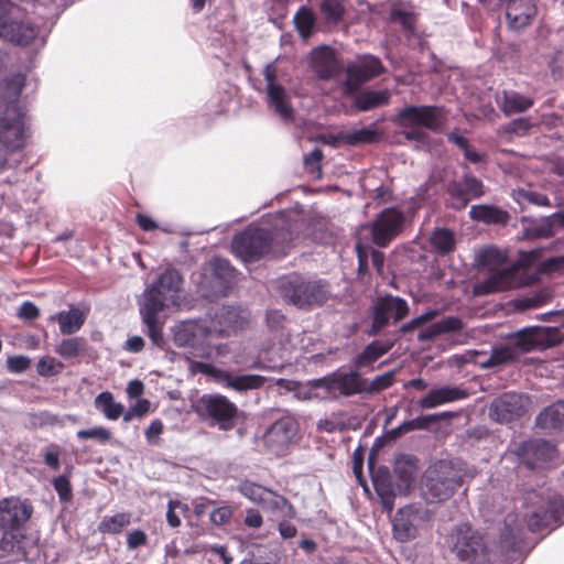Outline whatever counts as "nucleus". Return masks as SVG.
I'll return each mask as SVG.
<instances>
[{
  "instance_id": "1",
  "label": "nucleus",
  "mask_w": 564,
  "mask_h": 564,
  "mask_svg": "<svg viewBox=\"0 0 564 564\" xmlns=\"http://www.w3.org/2000/svg\"><path fill=\"white\" fill-rule=\"evenodd\" d=\"M561 340L562 335L556 327L525 328L513 335L509 345L494 349L490 355L480 354L476 362L482 368L499 366L518 358L522 352L543 350Z\"/></svg>"
},
{
  "instance_id": "2",
  "label": "nucleus",
  "mask_w": 564,
  "mask_h": 564,
  "mask_svg": "<svg viewBox=\"0 0 564 564\" xmlns=\"http://www.w3.org/2000/svg\"><path fill=\"white\" fill-rule=\"evenodd\" d=\"M28 138L22 109L19 106H7L0 112V174L19 166Z\"/></svg>"
},
{
  "instance_id": "3",
  "label": "nucleus",
  "mask_w": 564,
  "mask_h": 564,
  "mask_svg": "<svg viewBox=\"0 0 564 564\" xmlns=\"http://www.w3.org/2000/svg\"><path fill=\"white\" fill-rule=\"evenodd\" d=\"M286 213L281 212L274 217L272 228L249 227L232 239V252L243 262H251L269 251L273 241L285 242Z\"/></svg>"
},
{
  "instance_id": "4",
  "label": "nucleus",
  "mask_w": 564,
  "mask_h": 564,
  "mask_svg": "<svg viewBox=\"0 0 564 564\" xmlns=\"http://www.w3.org/2000/svg\"><path fill=\"white\" fill-rule=\"evenodd\" d=\"M463 480V470L457 463L440 460L425 471L422 495L427 502H442L449 499Z\"/></svg>"
},
{
  "instance_id": "5",
  "label": "nucleus",
  "mask_w": 564,
  "mask_h": 564,
  "mask_svg": "<svg viewBox=\"0 0 564 564\" xmlns=\"http://www.w3.org/2000/svg\"><path fill=\"white\" fill-rule=\"evenodd\" d=\"M446 543L451 551L467 564H484L490 560V550L484 543L482 535L468 523L453 528Z\"/></svg>"
},
{
  "instance_id": "6",
  "label": "nucleus",
  "mask_w": 564,
  "mask_h": 564,
  "mask_svg": "<svg viewBox=\"0 0 564 564\" xmlns=\"http://www.w3.org/2000/svg\"><path fill=\"white\" fill-rule=\"evenodd\" d=\"M524 503L528 511L523 517L528 518L527 525L532 532L551 525L564 509L563 498L550 490L528 492L524 497Z\"/></svg>"
},
{
  "instance_id": "7",
  "label": "nucleus",
  "mask_w": 564,
  "mask_h": 564,
  "mask_svg": "<svg viewBox=\"0 0 564 564\" xmlns=\"http://www.w3.org/2000/svg\"><path fill=\"white\" fill-rule=\"evenodd\" d=\"M445 117L442 109L431 106H406L397 117V122L404 129L408 140L423 141L425 133L421 128L438 130Z\"/></svg>"
},
{
  "instance_id": "8",
  "label": "nucleus",
  "mask_w": 564,
  "mask_h": 564,
  "mask_svg": "<svg viewBox=\"0 0 564 564\" xmlns=\"http://www.w3.org/2000/svg\"><path fill=\"white\" fill-rule=\"evenodd\" d=\"M183 278L175 269H166L160 274L158 280L148 286L139 305L155 304L156 310L163 311L165 307L180 305Z\"/></svg>"
},
{
  "instance_id": "9",
  "label": "nucleus",
  "mask_w": 564,
  "mask_h": 564,
  "mask_svg": "<svg viewBox=\"0 0 564 564\" xmlns=\"http://www.w3.org/2000/svg\"><path fill=\"white\" fill-rule=\"evenodd\" d=\"M197 414L217 425L221 431H229L235 426L238 412L237 405L227 397L219 393L204 394L196 403Z\"/></svg>"
},
{
  "instance_id": "10",
  "label": "nucleus",
  "mask_w": 564,
  "mask_h": 564,
  "mask_svg": "<svg viewBox=\"0 0 564 564\" xmlns=\"http://www.w3.org/2000/svg\"><path fill=\"white\" fill-rule=\"evenodd\" d=\"M174 341L180 347H189L192 354L199 358H212L213 332L197 321H185L174 327Z\"/></svg>"
},
{
  "instance_id": "11",
  "label": "nucleus",
  "mask_w": 564,
  "mask_h": 564,
  "mask_svg": "<svg viewBox=\"0 0 564 564\" xmlns=\"http://www.w3.org/2000/svg\"><path fill=\"white\" fill-rule=\"evenodd\" d=\"M430 510L421 506H406L399 509L392 522L393 536L399 542H408L415 539L421 530H424L431 521Z\"/></svg>"
},
{
  "instance_id": "12",
  "label": "nucleus",
  "mask_w": 564,
  "mask_h": 564,
  "mask_svg": "<svg viewBox=\"0 0 564 564\" xmlns=\"http://www.w3.org/2000/svg\"><path fill=\"white\" fill-rule=\"evenodd\" d=\"M19 9L8 0H0V37L19 44L28 45L36 36L31 23L18 20Z\"/></svg>"
},
{
  "instance_id": "13",
  "label": "nucleus",
  "mask_w": 564,
  "mask_h": 564,
  "mask_svg": "<svg viewBox=\"0 0 564 564\" xmlns=\"http://www.w3.org/2000/svg\"><path fill=\"white\" fill-rule=\"evenodd\" d=\"M265 80L267 102L283 121L293 119L291 97L281 82V74L275 64H268L263 69Z\"/></svg>"
},
{
  "instance_id": "14",
  "label": "nucleus",
  "mask_w": 564,
  "mask_h": 564,
  "mask_svg": "<svg viewBox=\"0 0 564 564\" xmlns=\"http://www.w3.org/2000/svg\"><path fill=\"white\" fill-rule=\"evenodd\" d=\"M238 491L264 510L279 511L282 517L295 518V509L285 497L259 484L246 480L238 486Z\"/></svg>"
},
{
  "instance_id": "15",
  "label": "nucleus",
  "mask_w": 564,
  "mask_h": 564,
  "mask_svg": "<svg viewBox=\"0 0 564 564\" xmlns=\"http://www.w3.org/2000/svg\"><path fill=\"white\" fill-rule=\"evenodd\" d=\"M405 221L404 214L398 208H386L377 218L362 230H371L372 241L379 247H386L393 240L403 229Z\"/></svg>"
},
{
  "instance_id": "16",
  "label": "nucleus",
  "mask_w": 564,
  "mask_h": 564,
  "mask_svg": "<svg viewBox=\"0 0 564 564\" xmlns=\"http://www.w3.org/2000/svg\"><path fill=\"white\" fill-rule=\"evenodd\" d=\"M196 369L216 382L224 384L227 388L234 389L238 392L258 389L263 386L264 378L258 375H234L230 371L219 369L207 362H197Z\"/></svg>"
},
{
  "instance_id": "17",
  "label": "nucleus",
  "mask_w": 564,
  "mask_h": 564,
  "mask_svg": "<svg viewBox=\"0 0 564 564\" xmlns=\"http://www.w3.org/2000/svg\"><path fill=\"white\" fill-rule=\"evenodd\" d=\"M292 290L286 296L300 308H311L323 304L329 295L327 285L322 281L294 279Z\"/></svg>"
},
{
  "instance_id": "18",
  "label": "nucleus",
  "mask_w": 564,
  "mask_h": 564,
  "mask_svg": "<svg viewBox=\"0 0 564 564\" xmlns=\"http://www.w3.org/2000/svg\"><path fill=\"white\" fill-rule=\"evenodd\" d=\"M383 70L381 61L373 55L358 56L346 68L345 91L352 93L360 85L380 75Z\"/></svg>"
},
{
  "instance_id": "19",
  "label": "nucleus",
  "mask_w": 564,
  "mask_h": 564,
  "mask_svg": "<svg viewBox=\"0 0 564 564\" xmlns=\"http://www.w3.org/2000/svg\"><path fill=\"white\" fill-rule=\"evenodd\" d=\"M409 314L408 303L399 296H384L378 300L372 308L370 335H377L393 318L395 322Z\"/></svg>"
},
{
  "instance_id": "20",
  "label": "nucleus",
  "mask_w": 564,
  "mask_h": 564,
  "mask_svg": "<svg viewBox=\"0 0 564 564\" xmlns=\"http://www.w3.org/2000/svg\"><path fill=\"white\" fill-rule=\"evenodd\" d=\"M297 431V421L292 415H283L267 429L263 442L269 449L280 454L293 442Z\"/></svg>"
},
{
  "instance_id": "21",
  "label": "nucleus",
  "mask_w": 564,
  "mask_h": 564,
  "mask_svg": "<svg viewBox=\"0 0 564 564\" xmlns=\"http://www.w3.org/2000/svg\"><path fill=\"white\" fill-rule=\"evenodd\" d=\"M529 403L528 397L508 392L491 402L489 416L499 423H507L521 416L527 411Z\"/></svg>"
},
{
  "instance_id": "22",
  "label": "nucleus",
  "mask_w": 564,
  "mask_h": 564,
  "mask_svg": "<svg viewBox=\"0 0 564 564\" xmlns=\"http://www.w3.org/2000/svg\"><path fill=\"white\" fill-rule=\"evenodd\" d=\"M327 399H336L339 395H352L361 393L367 389V381L357 372L348 373L334 372L323 377Z\"/></svg>"
},
{
  "instance_id": "23",
  "label": "nucleus",
  "mask_w": 564,
  "mask_h": 564,
  "mask_svg": "<svg viewBox=\"0 0 564 564\" xmlns=\"http://www.w3.org/2000/svg\"><path fill=\"white\" fill-rule=\"evenodd\" d=\"M33 513L32 506L17 497L0 500V527L4 530H15L23 527Z\"/></svg>"
},
{
  "instance_id": "24",
  "label": "nucleus",
  "mask_w": 564,
  "mask_h": 564,
  "mask_svg": "<svg viewBox=\"0 0 564 564\" xmlns=\"http://www.w3.org/2000/svg\"><path fill=\"white\" fill-rule=\"evenodd\" d=\"M510 29L521 30L531 24L538 9L533 0H501Z\"/></svg>"
},
{
  "instance_id": "25",
  "label": "nucleus",
  "mask_w": 564,
  "mask_h": 564,
  "mask_svg": "<svg viewBox=\"0 0 564 564\" xmlns=\"http://www.w3.org/2000/svg\"><path fill=\"white\" fill-rule=\"evenodd\" d=\"M556 456L555 447L547 441L533 440L522 446L521 459L531 469L552 463Z\"/></svg>"
},
{
  "instance_id": "26",
  "label": "nucleus",
  "mask_w": 564,
  "mask_h": 564,
  "mask_svg": "<svg viewBox=\"0 0 564 564\" xmlns=\"http://www.w3.org/2000/svg\"><path fill=\"white\" fill-rule=\"evenodd\" d=\"M448 193L453 198L455 208H464L471 198H478L485 194L484 184L478 178L466 174L462 181L448 185Z\"/></svg>"
},
{
  "instance_id": "27",
  "label": "nucleus",
  "mask_w": 564,
  "mask_h": 564,
  "mask_svg": "<svg viewBox=\"0 0 564 564\" xmlns=\"http://www.w3.org/2000/svg\"><path fill=\"white\" fill-rule=\"evenodd\" d=\"M312 67L322 79L335 78L340 73V64L336 58L334 50L328 46H321L311 53Z\"/></svg>"
},
{
  "instance_id": "28",
  "label": "nucleus",
  "mask_w": 564,
  "mask_h": 564,
  "mask_svg": "<svg viewBox=\"0 0 564 564\" xmlns=\"http://www.w3.org/2000/svg\"><path fill=\"white\" fill-rule=\"evenodd\" d=\"M323 378L310 380L305 383L291 381L286 379H279L278 386L294 392L296 399L301 401L322 400L327 399L325 386L322 383Z\"/></svg>"
},
{
  "instance_id": "29",
  "label": "nucleus",
  "mask_w": 564,
  "mask_h": 564,
  "mask_svg": "<svg viewBox=\"0 0 564 564\" xmlns=\"http://www.w3.org/2000/svg\"><path fill=\"white\" fill-rule=\"evenodd\" d=\"M467 395V392L459 387L443 386L430 390L425 397L420 399L419 405L422 409H434L446 403L466 399Z\"/></svg>"
},
{
  "instance_id": "30",
  "label": "nucleus",
  "mask_w": 564,
  "mask_h": 564,
  "mask_svg": "<svg viewBox=\"0 0 564 564\" xmlns=\"http://www.w3.org/2000/svg\"><path fill=\"white\" fill-rule=\"evenodd\" d=\"M496 102L506 116L524 112L534 105L531 97L514 90H503L496 95Z\"/></svg>"
},
{
  "instance_id": "31",
  "label": "nucleus",
  "mask_w": 564,
  "mask_h": 564,
  "mask_svg": "<svg viewBox=\"0 0 564 564\" xmlns=\"http://www.w3.org/2000/svg\"><path fill=\"white\" fill-rule=\"evenodd\" d=\"M524 523L519 516L510 512L503 520V529L500 534L499 547L500 552L509 553L519 543Z\"/></svg>"
},
{
  "instance_id": "32",
  "label": "nucleus",
  "mask_w": 564,
  "mask_h": 564,
  "mask_svg": "<svg viewBox=\"0 0 564 564\" xmlns=\"http://www.w3.org/2000/svg\"><path fill=\"white\" fill-rule=\"evenodd\" d=\"M50 321L57 322L64 335L77 333L86 321V313L78 307L70 306L68 311H61L50 316Z\"/></svg>"
},
{
  "instance_id": "33",
  "label": "nucleus",
  "mask_w": 564,
  "mask_h": 564,
  "mask_svg": "<svg viewBox=\"0 0 564 564\" xmlns=\"http://www.w3.org/2000/svg\"><path fill=\"white\" fill-rule=\"evenodd\" d=\"M217 322L219 327L215 326L212 329L213 335L217 333L219 336H228L230 333L241 329L245 324H247V317L241 311L230 307L225 308L220 314H217Z\"/></svg>"
},
{
  "instance_id": "34",
  "label": "nucleus",
  "mask_w": 564,
  "mask_h": 564,
  "mask_svg": "<svg viewBox=\"0 0 564 564\" xmlns=\"http://www.w3.org/2000/svg\"><path fill=\"white\" fill-rule=\"evenodd\" d=\"M516 285L514 271L511 269L500 270L492 273L486 281L477 286L479 293H492L505 291Z\"/></svg>"
},
{
  "instance_id": "35",
  "label": "nucleus",
  "mask_w": 564,
  "mask_h": 564,
  "mask_svg": "<svg viewBox=\"0 0 564 564\" xmlns=\"http://www.w3.org/2000/svg\"><path fill=\"white\" fill-rule=\"evenodd\" d=\"M463 328V322L455 316L445 317L438 322L433 323L427 328L423 329L417 338L420 341L431 340L442 334L458 332Z\"/></svg>"
},
{
  "instance_id": "36",
  "label": "nucleus",
  "mask_w": 564,
  "mask_h": 564,
  "mask_svg": "<svg viewBox=\"0 0 564 564\" xmlns=\"http://www.w3.org/2000/svg\"><path fill=\"white\" fill-rule=\"evenodd\" d=\"M471 219L485 224H507L509 214L491 205H474L469 210Z\"/></svg>"
},
{
  "instance_id": "37",
  "label": "nucleus",
  "mask_w": 564,
  "mask_h": 564,
  "mask_svg": "<svg viewBox=\"0 0 564 564\" xmlns=\"http://www.w3.org/2000/svg\"><path fill=\"white\" fill-rule=\"evenodd\" d=\"M25 85V78L21 74L12 75L0 83V98L7 101V106H18L17 101Z\"/></svg>"
},
{
  "instance_id": "38",
  "label": "nucleus",
  "mask_w": 564,
  "mask_h": 564,
  "mask_svg": "<svg viewBox=\"0 0 564 564\" xmlns=\"http://www.w3.org/2000/svg\"><path fill=\"white\" fill-rule=\"evenodd\" d=\"M160 312V310H156L155 304L140 305V314L143 323L148 327V335L156 346H161L163 343L161 328L158 324V314Z\"/></svg>"
},
{
  "instance_id": "39",
  "label": "nucleus",
  "mask_w": 564,
  "mask_h": 564,
  "mask_svg": "<svg viewBox=\"0 0 564 564\" xmlns=\"http://www.w3.org/2000/svg\"><path fill=\"white\" fill-rule=\"evenodd\" d=\"M536 422L543 429L564 427V401L547 406L539 414Z\"/></svg>"
},
{
  "instance_id": "40",
  "label": "nucleus",
  "mask_w": 564,
  "mask_h": 564,
  "mask_svg": "<svg viewBox=\"0 0 564 564\" xmlns=\"http://www.w3.org/2000/svg\"><path fill=\"white\" fill-rule=\"evenodd\" d=\"M389 99L388 90H365L356 96L355 105L359 110L367 111L387 105Z\"/></svg>"
},
{
  "instance_id": "41",
  "label": "nucleus",
  "mask_w": 564,
  "mask_h": 564,
  "mask_svg": "<svg viewBox=\"0 0 564 564\" xmlns=\"http://www.w3.org/2000/svg\"><path fill=\"white\" fill-rule=\"evenodd\" d=\"M208 270L213 274L220 291L225 290L235 276V269L229 261L223 258H214L208 263Z\"/></svg>"
},
{
  "instance_id": "42",
  "label": "nucleus",
  "mask_w": 564,
  "mask_h": 564,
  "mask_svg": "<svg viewBox=\"0 0 564 564\" xmlns=\"http://www.w3.org/2000/svg\"><path fill=\"white\" fill-rule=\"evenodd\" d=\"M95 406L108 420H117L123 415L124 406L115 401L112 393L105 391L95 398Z\"/></svg>"
},
{
  "instance_id": "43",
  "label": "nucleus",
  "mask_w": 564,
  "mask_h": 564,
  "mask_svg": "<svg viewBox=\"0 0 564 564\" xmlns=\"http://www.w3.org/2000/svg\"><path fill=\"white\" fill-rule=\"evenodd\" d=\"M415 470V460L410 456L400 457L395 462L394 471L399 475L401 480V484L399 485L401 491L406 492L411 488L414 481Z\"/></svg>"
},
{
  "instance_id": "44",
  "label": "nucleus",
  "mask_w": 564,
  "mask_h": 564,
  "mask_svg": "<svg viewBox=\"0 0 564 564\" xmlns=\"http://www.w3.org/2000/svg\"><path fill=\"white\" fill-rule=\"evenodd\" d=\"M391 347V343L372 341L356 358L355 364L358 368L368 366L387 354Z\"/></svg>"
},
{
  "instance_id": "45",
  "label": "nucleus",
  "mask_w": 564,
  "mask_h": 564,
  "mask_svg": "<svg viewBox=\"0 0 564 564\" xmlns=\"http://www.w3.org/2000/svg\"><path fill=\"white\" fill-rule=\"evenodd\" d=\"M130 523L131 513L119 512L113 516H105L98 525V530L101 533L117 534L120 533Z\"/></svg>"
},
{
  "instance_id": "46",
  "label": "nucleus",
  "mask_w": 564,
  "mask_h": 564,
  "mask_svg": "<svg viewBox=\"0 0 564 564\" xmlns=\"http://www.w3.org/2000/svg\"><path fill=\"white\" fill-rule=\"evenodd\" d=\"M378 131L372 127H364L360 129L343 132L340 139L349 145H359L375 142L378 139Z\"/></svg>"
},
{
  "instance_id": "47",
  "label": "nucleus",
  "mask_w": 564,
  "mask_h": 564,
  "mask_svg": "<svg viewBox=\"0 0 564 564\" xmlns=\"http://www.w3.org/2000/svg\"><path fill=\"white\" fill-rule=\"evenodd\" d=\"M432 247L440 253H448L454 249L455 239L452 231L444 228H437L430 237Z\"/></svg>"
},
{
  "instance_id": "48",
  "label": "nucleus",
  "mask_w": 564,
  "mask_h": 564,
  "mask_svg": "<svg viewBox=\"0 0 564 564\" xmlns=\"http://www.w3.org/2000/svg\"><path fill=\"white\" fill-rule=\"evenodd\" d=\"M437 415H426L416 417L413 420L404 421L402 424H400L398 427L392 429L389 434L391 437L397 438L400 435L415 431V430H423L425 429L430 423L436 421Z\"/></svg>"
},
{
  "instance_id": "49",
  "label": "nucleus",
  "mask_w": 564,
  "mask_h": 564,
  "mask_svg": "<svg viewBox=\"0 0 564 564\" xmlns=\"http://www.w3.org/2000/svg\"><path fill=\"white\" fill-rule=\"evenodd\" d=\"M294 22L299 33L304 40L308 39L312 35L315 26V17L310 9H300L294 17Z\"/></svg>"
},
{
  "instance_id": "50",
  "label": "nucleus",
  "mask_w": 564,
  "mask_h": 564,
  "mask_svg": "<svg viewBox=\"0 0 564 564\" xmlns=\"http://www.w3.org/2000/svg\"><path fill=\"white\" fill-rule=\"evenodd\" d=\"M512 196L519 204L529 203V204H533L536 206H544V207L551 206V203H550L549 198L546 197V195H544L542 193L534 192V191L516 189V191H513Z\"/></svg>"
},
{
  "instance_id": "51",
  "label": "nucleus",
  "mask_w": 564,
  "mask_h": 564,
  "mask_svg": "<svg viewBox=\"0 0 564 564\" xmlns=\"http://www.w3.org/2000/svg\"><path fill=\"white\" fill-rule=\"evenodd\" d=\"M84 348V339L78 337L63 339L55 351L64 359L77 357Z\"/></svg>"
},
{
  "instance_id": "52",
  "label": "nucleus",
  "mask_w": 564,
  "mask_h": 564,
  "mask_svg": "<svg viewBox=\"0 0 564 564\" xmlns=\"http://www.w3.org/2000/svg\"><path fill=\"white\" fill-rule=\"evenodd\" d=\"M188 511V506L178 501L170 500L166 510V521L171 528H178L182 523L181 514Z\"/></svg>"
},
{
  "instance_id": "53",
  "label": "nucleus",
  "mask_w": 564,
  "mask_h": 564,
  "mask_svg": "<svg viewBox=\"0 0 564 564\" xmlns=\"http://www.w3.org/2000/svg\"><path fill=\"white\" fill-rule=\"evenodd\" d=\"M77 438L79 440H96L100 444H106L111 438V433L107 427L104 426H95L88 430H79L76 433Z\"/></svg>"
},
{
  "instance_id": "54",
  "label": "nucleus",
  "mask_w": 564,
  "mask_h": 564,
  "mask_svg": "<svg viewBox=\"0 0 564 564\" xmlns=\"http://www.w3.org/2000/svg\"><path fill=\"white\" fill-rule=\"evenodd\" d=\"M37 372L43 377H51L62 372L64 365L54 357H43L37 362Z\"/></svg>"
},
{
  "instance_id": "55",
  "label": "nucleus",
  "mask_w": 564,
  "mask_h": 564,
  "mask_svg": "<svg viewBox=\"0 0 564 564\" xmlns=\"http://www.w3.org/2000/svg\"><path fill=\"white\" fill-rule=\"evenodd\" d=\"M373 485L377 494L381 498V503L389 512L393 509L394 495L383 479L373 478Z\"/></svg>"
},
{
  "instance_id": "56",
  "label": "nucleus",
  "mask_w": 564,
  "mask_h": 564,
  "mask_svg": "<svg viewBox=\"0 0 564 564\" xmlns=\"http://www.w3.org/2000/svg\"><path fill=\"white\" fill-rule=\"evenodd\" d=\"M549 297L550 295L547 292L541 291L534 295L518 299L516 301V307L521 311L535 308L543 305L549 300Z\"/></svg>"
},
{
  "instance_id": "57",
  "label": "nucleus",
  "mask_w": 564,
  "mask_h": 564,
  "mask_svg": "<svg viewBox=\"0 0 564 564\" xmlns=\"http://www.w3.org/2000/svg\"><path fill=\"white\" fill-rule=\"evenodd\" d=\"M321 10L324 15L332 21L340 20L344 13V7L340 0H323Z\"/></svg>"
},
{
  "instance_id": "58",
  "label": "nucleus",
  "mask_w": 564,
  "mask_h": 564,
  "mask_svg": "<svg viewBox=\"0 0 564 564\" xmlns=\"http://www.w3.org/2000/svg\"><path fill=\"white\" fill-rule=\"evenodd\" d=\"M151 403L147 399H139L126 412L123 411V421L130 422L133 419H140L150 411Z\"/></svg>"
},
{
  "instance_id": "59",
  "label": "nucleus",
  "mask_w": 564,
  "mask_h": 564,
  "mask_svg": "<svg viewBox=\"0 0 564 564\" xmlns=\"http://www.w3.org/2000/svg\"><path fill=\"white\" fill-rule=\"evenodd\" d=\"M391 20L402 25L405 31L413 32L415 18L412 12L401 9H393L391 11Z\"/></svg>"
},
{
  "instance_id": "60",
  "label": "nucleus",
  "mask_w": 564,
  "mask_h": 564,
  "mask_svg": "<svg viewBox=\"0 0 564 564\" xmlns=\"http://www.w3.org/2000/svg\"><path fill=\"white\" fill-rule=\"evenodd\" d=\"M53 486L62 501H69L72 499V486L67 476L61 475L55 478Z\"/></svg>"
},
{
  "instance_id": "61",
  "label": "nucleus",
  "mask_w": 564,
  "mask_h": 564,
  "mask_svg": "<svg viewBox=\"0 0 564 564\" xmlns=\"http://www.w3.org/2000/svg\"><path fill=\"white\" fill-rule=\"evenodd\" d=\"M437 315V311H434V310H431V311H427L423 314H421L420 316L411 319L409 323H405L404 325H402L401 327V333L405 334V333H409L429 322H431L432 319H434Z\"/></svg>"
},
{
  "instance_id": "62",
  "label": "nucleus",
  "mask_w": 564,
  "mask_h": 564,
  "mask_svg": "<svg viewBox=\"0 0 564 564\" xmlns=\"http://www.w3.org/2000/svg\"><path fill=\"white\" fill-rule=\"evenodd\" d=\"M437 315V311H434V310H431V311H427L423 314H421L420 316L411 319L409 323H405L404 325H402L401 327V333L405 334V333H409L429 322H431L432 319H434Z\"/></svg>"
},
{
  "instance_id": "63",
  "label": "nucleus",
  "mask_w": 564,
  "mask_h": 564,
  "mask_svg": "<svg viewBox=\"0 0 564 564\" xmlns=\"http://www.w3.org/2000/svg\"><path fill=\"white\" fill-rule=\"evenodd\" d=\"M553 221H554V218L552 217V215L541 219L539 223L534 224V226L532 228L533 235L535 237H543V238H549V237L553 236V234H554Z\"/></svg>"
},
{
  "instance_id": "64",
  "label": "nucleus",
  "mask_w": 564,
  "mask_h": 564,
  "mask_svg": "<svg viewBox=\"0 0 564 564\" xmlns=\"http://www.w3.org/2000/svg\"><path fill=\"white\" fill-rule=\"evenodd\" d=\"M234 513L230 506H221L213 510L210 521L215 525H223L229 522Z\"/></svg>"
}]
</instances>
